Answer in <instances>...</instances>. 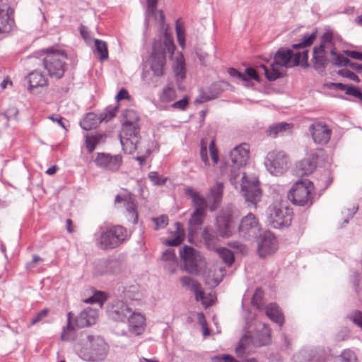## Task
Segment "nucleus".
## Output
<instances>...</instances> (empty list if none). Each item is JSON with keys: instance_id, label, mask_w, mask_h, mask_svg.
<instances>
[{"instance_id": "nucleus-22", "label": "nucleus", "mask_w": 362, "mask_h": 362, "mask_svg": "<svg viewBox=\"0 0 362 362\" xmlns=\"http://www.w3.org/2000/svg\"><path fill=\"white\" fill-rule=\"evenodd\" d=\"M128 330L134 335L141 334L146 327L145 316L141 313L133 311L127 318Z\"/></svg>"}, {"instance_id": "nucleus-4", "label": "nucleus", "mask_w": 362, "mask_h": 362, "mask_svg": "<svg viewBox=\"0 0 362 362\" xmlns=\"http://www.w3.org/2000/svg\"><path fill=\"white\" fill-rule=\"evenodd\" d=\"M249 148L247 144H243L235 146L229 154V160L221 167L222 174L228 173V168H230L228 177L232 185L236 184L237 178L240 175L239 170L246 165L249 159Z\"/></svg>"}, {"instance_id": "nucleus-62", "label": "nucleus", "mask_w": 362, "mask_h": 362, "mask_svg": "<svg viewBox=\"0 0 362 362\" xmlns=\"http://www.w3.org/2000/svg\"><path fill=\"white\" fill-rule=\"evenodd\" d=\"M183 240V235H177L175 238L166 240L165 245L169 246H177L179 245Z\"/></svg>"}, {"instance_id": "nucleus-20", "label": "nucleus", "mask_w": 362, "mask_h": 362, "mask_svg": "<svg viewBox=\"0 0 362 362\" xmlns=\"http://www.w3.org/2000/svg\"><path fill=\"white\" fill-rule=\"evenodd\" d=\"M232 214L230 211H223L216 217V228L222 238H228L233 234Z\"/></svg>"}, {"instance_id": "nucleus-44", "label": "nucleus", "mask_w": 362, "mask_h": 362, "mask_svg": "<svg viewBox=\"0 0 362 362\" xmlns=\"http://www.w3.org/2000/svg\"><path fill=\"white\" fill-rule=\"evenodd\" d=\"M95 49L100 55V60L103 62L108 58L107 46L105 42L95 39Z\"/></svg>"}, {"instance_id": "nucleus-16", "label": "nucleus", "mask_w": 362, "mask_h": 362, "mask_svg": "<svg viewBox=\"0 0 362 362\" xmlns=\"http://www.w3.org/2000/svg\"><path fill=\"white\" fill-rule=\"evenodd\" d=\"M132 312V308L123 300H115L107 307L108 317L117 322H126Z\"/></svg>"}, {"instance_id": "nucleus-35", "label": "nucleus", "mask_w": 362, "mask_h": 362, "mask_svg": "<svg viewBox=\"0 0 362 362\" xmlns=\"http://www.w3.org/2000/svg\"><path fill=\"white\" fill-rule=\"evenodd\" d=\"M297 357L305 358L303 362H325V354L322 350L302 351Z\"/></svg>"}, {"instance_id": "nucleus-33", "label": "nucleus", "mask_w": 362, "mask_h": 362, "mask_svg": "<svg viewBox=\"0 0 362 362\" xmlns=\"http://www.w3.org/2000/svg\"><path fill=\"white\" fill-rule=\"evenodd\" d=\"M329 88L336 90L344 91L346 95L357 98L362 102V90L358 87L341 83H332Z\"/></svg>"}, {"instance_id": "nucleus-37", "label": "nucleus", "mask_w": 362, "mask_h": 362, "mask_svg": "<svg viewBox=\"0 0 362 362\" xmlns=\"http://www.w3.org/2000/svg\"><path fill=\"white\" fill-rule=\"evenodd\" d=\"M216 270H209L204 277L205 283L210 287H215L222 281L226 274V269L223 267L218 269L220 276H215Z\"/></svg>"}, {"instance_id": "nucleus-48", "label": "nucleus", "mask_w": 362, "mask_h": 362, "mask_svg": "<svg viewBox=\"0 0 362 362\" xmlns=\"http://www.w3.org/2000/svg\"><path fill=\"white\" fill-rule=\"evenodd\" d=\"M337 362H358V359L354 351L345 350L339 356Z\"/></svg>"}, {"instance_id": "nucleus-39", "label": "nucleus", "mask_w": 362, "mask_h": 362, "mask_svg": "<svg viewBox=\"0 0 362 362\" xmlns=\"http://www.w3.org/2000/svg\"><path fill=\"white\" fill-rule=\"evenodd\" d=\"M293 124L287 122H279L269 127L267 132L269 136H276L279 134L290 131Z\"/></svg>"}, {"instance_id": "nucleus-21", "label": "nucleus", "mask_w": 362, "mask_h": 362, "mask_svg": "<svg viewBox=\"0 0 362 362\" xmlns=\"http://www.w3.org/2000/svg\"><path fill=\"white\" fill-rule=\"evenodd\" d=\"M15 25L13 9L3 4L0 7V33H9Z\"/></svg>"}, {"instance_id": "nucleus-43", "label": "nucleus", "mask_w": 362, "mask_h": 362, "mask_svg": "<svg viewBox=\"0 0 362 362\" xmlns=\"http://www.w3.org/2000/svg\"><path fill=\"white\" fill-rule=\"evenodd\" d=\"M139 116L136 111L133 110H126L122 113V123L123 124H138Z\"/></svg>"}, {"instance_id": "nucleus-9", "label": "nucleus", "mask_w": 362, "mask_h": 362, "mask_svg": "<svg viewBox=\"0 0 362 362\" xmlns=\"http://www.w3.org/2000/svg\"><path fill=\"white\" fill-rule=\"evenodd\" d=\"M267 220L274 228L288 227L292 220V210L281 204H272L267 211Z\"/></svg>"}, {"instance_id": "nucleus-38", "label": "nucleus", "mask_w": 362, "mask_h": 362, "mask_svg": "<svg viewBox=\"0 0 362 362\" xmlns=\"http://www.w3.org/2000/svg\"><path fill=\"white\" fill-rule=\"evenodd\" d=\"M71 313H69L67 315V325L66 327L63 329V331L61 334V339L63 341H71V340H76L79 338V335L77 337V338H75V329L74 327L71 325Z\"/></svg>"}, {"instance_id": "nucleus-29", "label": "nucleus", "mask_w": 362, "mask_h": 362, "mask_svg": "<svg viewBox=\"0 0 362 362\" xmlns=\"http://www.w3.org/2000/svg\"><path fill=\"white\" fill-rule=\"evenodd\" d=\"M223 184L221 182H217L216 185L210 188L209 193L207 195V199L209 202H212L213 204L210 206V211H215L218 205L220 204L223 197Z\"/></svg>"}, {"instance_id": "nucleus-30", "label": "nucleus", "mask_w": 362, "mask_h": 362, "mask_svg": "<svg viewBox=\"0 0 362 362\" xmlns=\"http://www.w3.org/2000/svg\"><path fill=\"white\" fill-rule=\"evenodd\" d=\"M28 83V89L31 91L35 88L39 87H46L48 85V81L46 77L37 71H32L25 78Z\"/></svg>"}, {"instance_id": "nucleus-26", "label": "nucleus", "mask_w": 362, "mask_h": 362, "mask_svg": "<svg viewBox=\"0 0 362 362\" xmlns=\"http://www.w3.org/2000/svg\"><path fill=\"white\" fill-rule=\"evenodd\" d=\"M317 156L312 155L305 158L296 164V174L300 175H308L313 173L317 167Z\"/></svg>"}, {"instance_id": "nucleus-23", "label": "nucleus", "mask_w": 362, "mask_h": 362, "mask_svg": "<svg viewBox=\"0 0 362 362\" xmlns=\"http://www.w3.org/2000/svg\"><path fill=\"white\" fill-rule=\"evenodd\" d=\"M98 317V310L88 307L82 310L76 316L75 318V322L76 326L78 327H89L96 322Z\"/></svg>"}, {"instance_id": "nucleus-42", "label": "nucleus", "mask_w": 362, "mask_h": 362, "mask_svg": "<svg viewBox=\"0 0 362 362\" xmlns=\"http://www.w3.org/2000/svg\"><path fill=\"white\" fill-rule=\"evenodd\" d=\"M330 54L332 58V62L336 66H348L350 64V60L347 57L336 52V48L332 49Z\"/></svg>"}, {"instance_id": "nucleus-11", "label": "nucleus", "mask_w": 362, "mask_h": 362, "mask_svg": "<svg viewBox=\"0 0 362 362\" xmlns=\"http://www.w3.org/2000/svg\"><path fill=\"white\" fill-rule=\"evenodd\" d=\"M118 110V106L107 107L105 111L100 115L94 112H88L80 122V126L86 131L90 130L98 127L101 122H107L113 118Z\"/></svg>"}, {"instance_id": "nucleus-3", "label": "nucleus", "mask_w": 362, "mask_h": 362, "mask_svg": "<svg viewBox=\"0 0 362 362\" xmlns=\"http://www.w3.org/2000/svg\"><path fill=\"white\" fill-rule=\"evenodd\" d=\"M175 48L173 38L167 33L163 35V42L155 41L153 42L148 63L154 76H161L164 74V67L166 63L165 50L173 55Z\"/></svg>"}, {"instance_id": "nucleus-24", "label": "nucleus", "mask_w": 362, "mask_h": 362, "mask_svg": "<svg viewBox=\"0 0 362 362\" xmlns=\"http://www.w3.org/2000/svg\"><path fill=\"white\" fill-rule=\"evenodd\" d=\"M271 341V329L265 323L258 325L257 332L252 336V342L255 346H261L268 344Z\"/></svg>"}, {"instance_id": "nucleus-2", "label": "nucleus", "mask_w": 362, "mask_h": 362, "mask_svg": "<svg viewBox=\"0 0 362 362\" xmlns=\"http://www.w3.org/2000/svg\"><path fill=\"white\" fill-rule=\"evenodd\" d=\"M74 349L83 360L99 362L106 358L109 346L102 337L81 332L79 334V338L74 344Z\"/></svg>"}, {"instance_id": "nucleus-7", "label": "nucleus", "mask_w": 362, "mask_h": 362, "mask_svg": "<svg viewBox=\"0 0 362 362\" xmlns=\"http://www.w3.org/2000/svg\"><path fill=\"white\" fill-rule=\"evenodd\" d=\"M127 230L121 226H115L103 232L98 239V245L103 250L114 249L127 239Z\"/></svg>"}, {"instance_id": "nucleus-12", "label": "nucleus", "mask_w": 362, "mask_h": 362, "mask_svg": "<svg viewBox=\"0 0 362 362\" xmlns=\"http://www.w3.org/2000/svg\"><path fill=\"white\" fill-rule=\"evenodd\" d=\"M139 130L140 127L138 124L122 125V133L119 135V140L125 152L131 153L136 149Z\"/></svg>"}, {"instance_id": "nucleus-64", "label": "nucleus", "mask_w": 362, "mask_h": 362, "mask_svg": "<svg viewBox=\"0 0 362 362\" xmlns=\"http://www.w3.org/2000/svg\"><path fill=\"white\" fill-rule=\"evenodd\" d=\"M347 56L352 59L362 61V52L357 51L348 50L346 52Z\"/></svg>"}, {"instance_id": "nucleus-32", "label": "nucleus", "mask_w": 362, "mask_h": 362, "mask_svg": "<svg viewBox=\"0 0 362 362\" xmlns=\"http://www.w3.org/2000/svg\"><path fill=\"white\" fill-rule=\"evenodd\" d=\"M202 236L204 240V243L208 250L216 251L219 248L217 247L219 243V238L216 233L209 229V227L204 228Z\"/></svg>"}, {"instance_id": "nucleus-41", "label": "nucleus", "mask_w": 362, "mask_h": 362, "mask_svg": "<svg viewBox=\"0 0 362 362\" xmlns=\"http://www.w3.org/2000/svg\"><path fill=\"white\" fill-rule=\"evenodd\" d=\"M216 252L227 266L230 267L233 264L235 257L229 249L226 247H219Z\"/></svg>"}, {"instance_id": "nucleus-28", "label": "nucleus", "mask_w": 362, "mask_h": 362, "mask_svg": "<svg viewBox=\"0 0 362 362\" xmlns=\"http://www.w3.org/2000/svg\"><path fill=\"white\" fill-rule=\"evenodd\" d=\"M180 282L182 286L192 291L195 295V299L197 301L202 300L204 298V293L201 288L200 284L194 279L185 276L181 278Z\"/></svg>"}, {"instance_id": "nucleus-63", "label": "nucleus", "mask_w": 362, "mask_h": 362, "mask_svg": "<svg viewBox=\"0 0 362 362\" xmlns=\"http://www.w3.org/2000/svg\"><path fill=\"white\" fill-rule=\"evenodd\" d=\"M248 339V337L247 336L243 337L238 344V346L235 349V352L238 355H240L241 353H243L245 351V344L246 341Z\"/></svg>"}, {"instance_id": "nucleus-52", "label": "nucleus", "mask_w": 362, "mask_h": 362, "mask_svg": "<svg viewBox=\"0 0 362 362\" xmlns=\"http://www.w3.org/2000/svg\"><path fill=\"white\" fill-rule=\"evenodd\" d=\"M263 296V291L260 288H257L252 298V303L257 308H260Z\"/></svg>"}, {"instance_id": "nucleus-10", "label": "nucleus", "mask_w": 362, "mask_h": 362, "mask_svg": "<svg viewBox=\"0 0 362 362\" xmlns=\"http://www.w3.org/2000/svg\"><path fill=\"white\" fill-rule=\"evenodd\" d=\"M264 165L269 173L279 176L288 169L289 159L284 151L274 150L267 153Z\"/></svg>"}, {"instance_id": "nucleus-45", "label": "nucleus", "mask_w": 362, "mask_h": 362, "mask_svg": "<svg viewBox=\"0 0 362 362\" xmlns=\"http://www.w3.org/2000/svg\"><path fill=\"white\" fill-rule=\"evenodd\" d=\"M148 9L146 12L145 23L146 25H148V21L150 16L156 17L157 13V3L158 0H146Z\"/></svg>"}, {"instance_id": "nucleus-54", "label": "nucleus", "mask_w": 362, "mask_h": 362, "mask_svg": "<svg viewBox=\"0 0 362 362\" xmlns=\"http://www.w3.org/2000/svg\"><path fill=\"white\" fill-rule=\"evenodd\" d=\"M213 362H239L228 354L216 355L211 358Z\"/></svg>"}, {"instance_id": "nucleus-60", "label": "nucleus", "mask_w": 362, "mask_h": 362, "mask_svg": "<svg viewBox=\"0 0 362 362\" xmlns=\"http://www.w3.org/2000/svg\"><path fill=\"white\" fill-rule=\"evenodd\" d=\"M246 75L247 81L249 78L253 79L257 82L260 81L259 76L257 71L252 69V68H247L245 69V73L244 74Z\"/></svg>"}, {"instance_id": "nucleus-8", "label": "nucleus", "mask_w": 362, "mask_h": 362, "mask_svg": "<svg viewBox=\"0 0 362 362\" xmlns=\"http://www.w3.org/2000/svg\"><path fill=\"white\" fill-rule=\"evenodd\" d=\"M180 256L184 262V269L191 274H198L205 266L203 256L194 248L185 245L180 250Z\"/></svg>"}, {"instance_id": "nucleus-58", "label": "nucleus", "mask_w": 362, "mask_h": 362, "mask_svg": "<svg viewBox=\"0 0 362 362\" xmlns=\"http://www.w3.org/2000/svg\"><path fill=\"white\" fill-rule=\"evenodd\" d=\"M228 245L232 248L238 250L242 254H246L247 252V247L239 241H230Z\"/></svg>"}, {"instance_id": "nucleus-61", "label": "nucleus", "mask_w": 362, "mask_h": 362, "mask_svg": "<svg viewBox=\"0 0 362 362\" xmlns=\"http://www.w3.org/2000/svg\"><path fill=\"white\" fill-rule=\"evenodd\" d=\"M188 103H189V101H188L187 98L185 97L182 99L174 103L172 105V107L175 109H179L181 110H184L187 107Z\"/></svg>"}, {"instance_id": "nucleus-18", "label": "nucleus", "mask_w": 362, "mask_h": 362, "mask_svg": "<svg viewBox=\"0 0 362 362\" xmlns=\"http://www.w3.org/2000/svg\"><path fill=\"white\" fill-rule=\"evenodd\" d=\"M278 249L276 237L269 231L264 232L260 235L258 241L257 251L261 257L274 254Z\"/></svg>"}, {"instance_id": "nucleus-31", "label": "nucleus", "mask_w": 362, "mask_h": 362, "mask_svg": "<svg viewBox=\"0 0 362 362\" xmlns=\"http://www.w3.org/2000/svg\"><path fill=\"white\" fill-rule=\"evenodd\" d=\"M185 193L191 198L194 206L196 207L195 210L205 211L206 209V202L199 192L191 187H187L185 188Z\"/></svg>"}, {"instance_id": "nucleus-25", "label": "nucleus", "mask_w": 362, "mask_h": 362, "mask_svg": "<svg viewBox=\"0 0 362 362\" xmlns=\"http://www.w3.org/2000/svg\"><path fill=\"white\" fill-rule=\"evenodd\" d=\"M119 262L116 259H106L100 261L95 267V273L99 275L112 274L120 272Z\"/></svg>"}, {"instance_id": "nucleus-15", "label": "nucleus", "mask_w": 362, "mask_h": 362, "mask_svg": "<svg viewBox=\"0 0 362 362\" xmlns=\"http://www.w3.org/2000/svg\"><path fill=\"white\" fill-rule=\"evenodd\" d=\"M259 230L258 221L252 213H249L242 218L238 228L239 235L245 239L256 238Z\"/></svg>"}, {"instance_id": "nucleus-14", "label": "nucleus", "mask_w": 362, "mask_h": 362, "mask_svg": "<svg viewBox=\"0 0 362 362\" xmlns=\"http://www.w3.org/2000/svg\"><path fill=\"white\" fill-rule=\"evenodd\" d=\"M97 167L110 172L118 171L122 165V157L121 155H111L107 153H97L94 159Z\"/></svg>"}, {"instance_id": "nucleus-5", "label": "nucleus", "mask_w": 362, "mask_h": 362, "mask_svg": "<svg viewBox=\"0 0 362 362\" xmlns=\"http://www.w3.org/2000/svg\"><path fill=\"white\" fill-rule=\"evenodd\" d=\"M314 186L305 179L296 182L288 193V198L298 206H310L313 203Z\"/></svg>"}, {"instance_id": "nucleus-50", "label": "nucleus", "mask_w": 362, "mask_h": 362, "mask_svg": "<svg viewBox=\"0 0 362 362\" xmlns=\"http://www.w3.org/2000/svg\"><path fill=\"white\" fill-rule=\"evenodd\" d=\"M151 220L155 224L154 229L156 230L164 228L168 224V217L166 215H161L157 218L153 217Z\"/></svg>"}, {"instance_id": "nucleus-27", "label": "nucleus", "mask_w": 362, "mask_h": 362, "mask_svg": "<svg viewBox=\"0 0 362 362\" xmlns=\"http://www.w3.org/2000/svg\"><path fill=\"white\" fill-rule=\"evenodd\" d=\"M327 51L328 50L324 48L322 45L313 48V66L319 72H323L325 69L327 63Z\"/></svg>"}, {"instance_id": "nucleus-40", "label": "nucleus", "mask_w": 362, "mask_h": 362, "mask_svg": "<svg viewBox=\"0 0 362 362\" xmlns=\"http://www.w3.org/2000/svg\"><path fill=\"white\" fill-rule=\"evenodd\" d=\"M205 217V211L195 210L191 216L189 221V225L191 230H195L197 227H199Z\"/></svg>"}, {"instance_id": "nucleus-19", "label": "nucleus", "mask_w": 362, "mask_h": 362, "mask_svg": "<svg viewBox=\"0 0 362 362\" xmlns=\"http://www.w3.org/2000/svg\"><path fill=\"white\" fill-rule=\"evenodd\" d=\"M115 203L123 204L128 216L129 219L133 223H136L138 221V213L136 210V201L134 196L130 194H117L115 199Z\"/></svg>"}, {"instance_id": "nucleus-1", "label": "nucleus", "mask_w": 362, "mask_h": 362, "mask_svg": "<svg viewBox=\"0 0 362 362\" xmlns=\"http://www.w3.org/2000/svg\"><path fill=\"white\" fill-rule=\"evenodd\" d=\"M315 38V34L312 33L310 35L304 36L301 42L292 45V47L295 49H303L302 52H293L291 49L284 47L279 49L275 53L274 60L269 67L265 65L260 66L264 70L267 80L274 81L282 77L279 66L288 68L299 64L304 67L308 66V50L306 48L313 44Z\"/></svg>"}, {"instance_id": "nucleus-55", "label": "nucleus", "mask_w": 362, "mask_h": 362, "mask_svg": "<svg viewBox=\"0 0 362 362\" xmlns=\"http://www.w3.org/2000/svg\"><path fill=\"white\" fill-rule=\"evenodd\" d=\"M175 30L179 44L182 47H184L185 44V33L184 30L181 28L180 25H179L178 21L176 22Z\"/></svg>"}, {"instance_id": "nucleus-47", "label": "nucleus", "mask_w": 362, "mask_h": 362, "mask_svg": "<svg viewBox=\"0 0 362 362\" xmlns=\"http://www.w3.org/2000/svg\"><path fill=\"white\" fill-rule=\"evenodd\" d=\"M320 45H322L324 48L331 51L332 49H334V45L333 42L332 33L330 32H326L323 34L321 38V43Z\"/></svg>"}, {"instance_id": "nucleus-17", "label": "nucleus", "mask_w": 362, "mask_h": 362, "mask_svg": "<svg viewBox=\"0 0 362 362\" xmlns=\"http://www.w3.org/2000/svg\"><path fill=\"white\" fill-rule=\"evenodd\" d=\"M308 129L315 144L325 145L329 141L332 131L325 122H314Z\"/></svg>"}, {"instance_id": "nucleus-34", "label": "nucleus", "mask_w": 362, "mask_h": 362, "mask_svg": "<svg viewBox=\"0 0 362 362\" xmlns=\"http://www.w3.org/2000/svg\"><path fill=\"white\" fill-rule=\"evenodd\" d=\"M265 313L273 322L281 327L284 322L282 312L276 303H270L266 307Z\"/></svg>"}, {"instance_id": "nucleus-6", "label": "nucleus", "mask_w": 362, "mask_h": 362, "mask_svg": "<svg viewBox=\"0 0 362 362\" xmlns=\"http://www.w3.org/2000/svg\"><path fill=\"white\" fill-rule=\"evenodd\" d=\"M66 59L67 55L64 51H54L49 48L46 49L42 64L50 77L61 78L66 69Z\"/></svg>"}, {"instance_id": "nucleus-46", "label": "nucleus", "mask_w": 362, "mask_h": 362, "mask_svg": "<svg viewBox=\"0 0 362 362\" xmlns=\"http://www.w3.org/2000/svg\"><path fill=\"white\" fill-rule=\"evenodd\" d=\"M106 298L107 294L105 292L97 291L92 296L85 299L83 301L86 303H98L100 306H102Z\"/></svg>"}, {"instance_id": "nucleus-59", "label": "nucleus", "mask_w": 362, "mask_h": 362, "mask_svg": "<svg viewBox=\"0 0 362 362\" xmlns=\"http://www.w3.org/2000/svg\"><path fill=\"white\" fill-rule=\"evenodd\" d=\"M228 72L230 76L237 78L244 82H247L246 75L238 71L237 69L234 68H229Z\"/></svg>"}, {"instance_id": "nucleus-13", "label": "nucleus", "mask_w": 362, "mask_h": 362, "mask_svg": "<svg viewBox=\"0 0 362 362\" xmlns=\"http://www.w3.org/2000/svg\"><path fill=\"white\" fill-rule=\"evenodd\" d=\"M259 180L256 177L252 180L243 175L242 177L241 188L244 193L245 201L248 203V206L256 207L257 203L261 198V190L259 188Z\"/></svg>"}, {"instance_id": "nucleus-49", "label": "nucleus", "mask_w": 362, "mask_h": 362, "mask_svg": "<svg viewBox=\"0 0 362 362\" xmlns=\"http://www.w3.org/2000/svg\"><path fill=\"white\" fill-rule=\"evenodd\" d=\"M174 72L177 81H182L185 78L186 71L183 61L177 62L174 67Z\"/></svg>"}, {"instance_id": "nucleus-51", "label": "nucleus", "mask_w": 362, "mask_h": 362, "mask_svg": "<svg viewBox=\"0 0 362 362\" xmlns=\"http://www.w3.org/2000/svg\"><path fill=\"white\" fill-rule=\"evenodd\" d=\"M175 96L176 94L175 89L168 86L163 89L161 100L163 102H170L173 100L175 98Z\"/></svg>"}, {"instance_id": "nucleus-56", "label": "nucleus", "mask_w": 362, "mask_h": 362, "mask_svg": "<svg viewBox=\"0 0 362 362\" xmlns=\"http://www.w3.org/2000/svg\"><path fill=\"white\" fill-rule=\"evenodd\" d=\"M97 145L95 138H93L91 135L86 136V146L89 153H91L95 150Z\"/></svg>"}, {"instance_id": "nucleus-53", "label": "nucleus", "mask_w": 362, "mask_h": 362, "mask_svg": "<svg viewBox=\"0 0 362 362\" xmlns=\"http://www.w3.org/2000/svg\"><path fill=\"white\" fill-rule=\"evenodd\" d=\"M148 178L155 185H163L166 182V178L160 177L156 172H150Z\"/></svg>"}, {"instance_id": "nucleus-57", "label": "nucleus", "mask_w": 362, "mask_h": 362, "mask_svg": "<svg viewBox=\"0 0 362 362\" xmlns=\"http://www.w3.org/2000/svg\"><path fill=\"white\" fill-rule=\"evenodd\" d=\"M49 313V310L47 308H45L37 313L30 320V325H33L36 323L40 322L42 319L47 316Z\"/></svg>"}, {"instance_id": "nucleus-36", "label": "nucleus", "mask_w": 362, "mask_h": 362, "mask_svg": "<svg viewBox=\"0 0 362 362\" xmlns=\"http://www.w3.org/2000/svg\"><path fill=\"white\" fill-rule=\"evenodd\" d=\"M162 260L166 262L164 267L170 273H173L175 271L177 267V259L174 250H166L162 255Z\"/></svg>"}]
</instances>
